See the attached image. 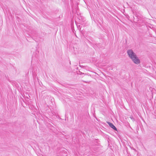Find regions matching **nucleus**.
<instances>
[{"instance_id": "f03ea898", "label": "nucleus", "mask_w": 156, "mask_h": 156, "mask_svg": "<svg viewBox=\"0 0 156 156\" xmlns=\"http://www.w3.org/2000/svg\"><path fill=\"white\" fill-rule=\"evenodd\" d=\"M108 124L109 126L112 128L114 129L115 130H117V129L116 127L111 123L110 122H108Z\"/></svg>"}, {"instance_id": "7ed1b4c3", "label": "nucleus", "mask_w": 156, "mask_h": 156, "mask_svg": "<svg viewBox=\"0 0 156 156\" xmlns=\"http://www.w3.org/2000/svg\"><path fill=\"white\" fill-rule=\"evenodd\" d=\"M130 118L131 119H133V118L132 116H132L130 117Z\"/></svg>"}, {"instance_id": "f257e3e1", "label": "nucleus", "mask_w": 156, "mask_h": 156, "mask_svg": "<svg viewBox=\"0 0 156 156\" xmlns=\"http://www.w3.org/2000/svg\"><path fill=\"white\" fill-rule=\"evenodd\" d=\"M127 53L129 57L132 60L134 63L136 64H138L140 63V61L139 59L132 50H128Z\"/></svg>"}]
</instances>
